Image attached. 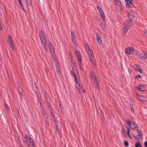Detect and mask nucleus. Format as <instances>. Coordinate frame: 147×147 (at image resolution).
<instances>
[{
  "mask_svg": "<svg viewBox=\"0 0 147 147\" xmlns=\"http://www.w3.org/2000/svg\"><path fill=\"white\" fill-rule=\"evenodd\" d=\"M86 51L90 59V60L93 65L95 64V61L94 60V57L93 55L92 51L91 50L89 46L87 44H86Z\"/></svg>",
  "mask_w": 147,
  "mask_h": 147,
  "instance_id": "obj_1",
  "label": "nucleus"
},
{
  "mask_svg": "<svg viewBox=\"0 0 147 147\" xmlns=\"http://www.w3.org/2000/svg\"><path fill=\"white\" fill-rule=\"evenodd\" d=\"M39 37L41 41L42 44L45 48L46 50L47 51V48L46 47V34L42 31H40L39 33Z\"/></svg>",
  "mask_w": 147,
  "mask_h": 147,
  "instance_id": "obj_2",
  "label": "nucleus"
},
{
  "mask_svg": "<svg viewBox=\"0 0 147 147\" xmlns=\"http://www.w3.org/2000/svg\"><path fill=\"white\" fill-rule=\"evenodd\" d=\"M126 123L132 129L136 130H138V126L137 124L134 122L127 121H126Z\"/></svg>",
  "mask_w": 147,
  "mask_h": 147,
  "instance_id": "obj_3",
  "label": "nucleus"
},
{
  "mask_svg": "<svg viewBox=\"0 0 147 147\" xmlns=\"http://www.w3.org/2000/svg\"><path fill=\"white\" fill-rule=\"evenodd\" d=\"M134 48L131 47H127L125 49V53L127 55H130L134 52Z\"/></svg>",
  "mask_w": 147,
  "mask_h": 147,
  "instance_id": "obj_4",
  "label": "nucleus"
},
{
  "mask_svg": "<svg viewBox=\"0 0 147 147\" xmlns=\"http://www.w3.org/2000/svg\"><path fill=\"white\" fill-rule=\"evenodd\" d=\"M41 109L42 110V113L44 119L46 123L48 125L49 122L48 119V116L47 115V113L43 109V108H41Z\"/></svg>",
  "mask_w": 147,
  "mask_h": 147,
  "instance_id": "obj_5",
  "label": "nucleus"
},
{
  "mask_svg": "<svg viewBox=\"0 0 147 147\" xmlns=\"http://www.w3.org/2000/svg\"><path fill=\"white\" fill-rule=\"evenodd\" d=\"M91 77L92 79L95 82L97 87L99 88L100 84V82L99 80L96 78L94 74L92 75Z\"/></svg>",
  "mask_w": 147,
  "mask_h": 147,
  "instance_id": "obj_6",
  "label": "nucleus"
},
{
  "mask_svg": "<svg viewBox=\"0 0 147 147\" xmlns=\"http://www.w3.org/2000/svg\"><path fill=\"white\" fill-rule=\"evenodd\" d=\"M24 138L25 141L28 145H29L32 143H33V140L30 137L26 135L24 137Z\"/></svg>",
  "mask_w": 147,
  "mask_h": 147,
  "instance_id": "obj_7",
  "label": "nucleus"
},
{
  "mask_svg": "<svg viewBox=\"0 0 147 147\" xmlns=\"http://www.w3.org/2000/svg\"><path fill=\"white\" fill-rule=\"evenodd\" d=\"M133 23L132 21L128 20L127 21L124 22V25L125 27L129 28L133 25Z\"/></svg>",
  "mask_w": 147,
  "mask_h": 147,
  "instance_id": "obj_8",
  "label": "nucleus"
},
{
  "mask_svg": "<svg viewBox=\"0 0 147 147\" xmlns=\"http://www.w3.org/2000/svg\"><path fill=\"white\" fill-rule=\"evenodd\" d=\"M75 72H76L74 71H72L71 72V74L74 77L76 83H78V79H79V75L77 73V76Z\"/></svg>",
  "mask_w": 147,
  "mask_h": 147,
  "instance_id": "obj_9",
  "label": "nucleus"
},
{
  "mask_svg": "<svg viewBox=\"0 0 147 147\" xmlns=\"http://www.w3.org/2000/svg\"><path fill=\"white\" fill-rule=\"evenodd\" d=\"M96 39L98 43L100 45L102 42V40L101 39V35L99 34L98 33H96Z\"/></svg>",
  "mask_w": 147,
  "mask_h": 147,
  "instance_id": "obj_10",
  "label": "nucleus"
},
{
  "mask_svg": "<svg viewBox=\"0 0 147 147\" xmlns=\"http://www.w3.org/2000/svg\"><path fill=\"white\" fill-rule=\"evenodd\" d=\"M127 16L128 18V20L132 21L134 17V15L133 12H130L128 13Z\"/></svg>",
  "mask_w": 147,
  "mask_h": 147,
  "instance_id": "obj_11",
  "label": "nucleus"
},
{
  "mask_svg": "<svg viewBox=\"0 0 147 147\" xmlns=\"http://www.w3.org/2000/svg\"><path fill=\"white\" fill-rule=\"evenodd\" d=\"M133 0H128L126 3V6L127 8H132V2Z\"/></svg>",
  "mask_w": 147,
  "mask_h": 147,
  "instance_id": "obj_12",
  "label": "nucleus"
},
{
  "mask_svg": "<svg viewBox=\"0 0 147 147\" xmlns=\"http://www.w3.org/2000/svg\"><path fill=\"white\" fill-rule=\"evenodd\" d=\"M136 97L137 99L143 102H145L146 101V99L142 95H139L138 94L136 95Z\"/></svg>",
  "mask_w": 147,
  "mask_h": 147,
  "instance_id": "obj_13",
  "label": "nucleus"
},
{
  "mask_svg": "<svg viewBox=\"0 0 147 147\" xmlns=\"http://www.w3.org/2000/svg\"><path fill=\"white\" fill-rule=\"evenodd\" d=\"M114 2L116 7H117L118 8L120 9L121 8V2L119 0H117Z\"/></svg>",
  "mask_w": 147,
  "mask_h": 147,
  "instance_id": "obj_14",
  "label": "nucleus"
},
{
  "mask_svg": "<svg viewBox=\"0 0 147 147\" xmlns=\"http://www.w3.org/2000/svg\"><path fill=\"white\" fill-rule=\"evenodd\" d=\"M138 90L140 91H144L146 89L144 85H142L138 87Z\"/></svg>",
  "mask_w": 147,
  "mask_h": 147,
  "instance_id": "obj_15",
  "label": "nucleus"
},
{
  "mask_svg": "<svg viewBox=\"0 0 147 147\" xmlns=\"http://www.w3.org/2000/svg\"><path fill=\"white\" fill-rule=\"evenodd\" d=\"M77 60L78 61V63L79 66L80 67L81 69H82L81 67V63L82 62V59L81 56L77 57Z\"/></svg>",
  "mask_w": 147,
  "mask_h": 147,
  "instance_id": "obj_16",
  "label": "nucleus"
},
{
  "mask_svg": "<svg viewBox=\"0 0 147 147\" xmlns=\"http://www.w3.org/2000/svg\"><path fill=\"white\" fill-rule=\"evenodd\" d=\"M72 69L74 70V71L76 72L77 73H78V71L77 70V68L76 65V63H72L71 64Z\"/></svg>",
  "mask_w": 147,
  "mask_h": 147,
  "instance_id": "obj_17",
  "label": "nucleus"
},
{
  "mask_svg": "<svg viewBox=\"0 0 147 147\" xmlns=\"http://www.w3.org/2000/svg\"><path fill=\"white\" fill-rule=\"evenodd\" d=\"M8 39L9 42L10 43L9 46L10 47H13V41L12 39L10 36H8Z\"/></svg>",
  "mask_w": 147,
  "mask_h": 147,
  "instance_id": "obj_18",
  "label": "nucleus"
},
{
  "mask_svg": "<svg viewBox=\"0 0 147 147\" xmlns=\"http://www.w3.org/2000/svg\"><path fill=\"white\" fill-rule=\"evenodd\" d=\"M136 55L141 59L144 60L145 59L144 57L140 53L138 52H136Z\"/></svg>",
  "mask_w": 147,
  "mask_h": 147,
  "instance_id": "obj_19",
  "label": "nucleus"
},
{
  "mask_svg": "<svg viewBox=\"0 0 147 147\" xmlns=\"http://www.w3.org/2000/svg\"><path fill=\"white\" fill-rule=\"evenodd\" d=\"M129 29V28L124 26L123 29V34H126L128 30Z\"/></svg>",
  "mask_w": 147,
  "mask_h": 147,
  "instance_id": "obj_20",
  "label": "nucleus"
},
{
  "mask_svg": "<svg viewBox=\"0 0 147 147\" xmlns=\"http://www.w3.org/2000/svg\"><path fill=\"white\" fill-rule=\"evenodd\" d=\"M71 39L73 42H75V36L74 33L71 32Z\"/></svg>",
  "mask_w": 147,
  "mask_h": 147,
  "instance_id": "obj_21",
  "label": "nucleus"
},
{
  "mask_svg": "<svg viewBox=\"0 0 147 147\" xmlns=\"http://www.w3.org/2000/svg\"><path fill=\"white\" fill-rule=\"evenodd\" d=\"M100 26L102 30H105V23H101Z\"/></svg>",
  "mask_w": 147,
  "mask_h": 147,
  "instance_id": "obj_22",
  "label": "nucleus"
},
{
  "mask_svg": "<svg viewBox=\"0 0 147 147\" xmlns=\"http://www.w3.org/2000/svg\"><path fill=\"white\" fill-rule=\"evenodd\" d=\"M49 50L51 51V50L53 51L54 48H53V46L51 43H49Z\"/></svg>",
  "mask_w": 147,
  "mask_h": 147,
  "instance_id": "obj_23",
  "label": "nucleus"
},
{
  "mask_svg": "<svg viewBox=\"0 0 147 147\" xmlns=\"http://www.w3.org/2000/svg\"><path fill=\"white\" fill-rule=\"evenodd\" d=\"M28 5L29 6L32 5V2L31 0H26Z\"/></svg>",
  "mask_w": 147,
  "mask_h": 147,
  "instance_id": "obj_24",
  "label": "nucleus"
},
{
  "mask_svg": "<svg viewBox=\"0 0 147 147\" xmlns=\"http://www.w3.org/2000/svg\"><path fill=\"white\" fill-rule=\"evenodd\" d=\"M18 91L21 95H22V88L20 87H19L18 88Z\"/></svg>",
  "mask_w": 147,
  "mask_h": 147,
  "instance_id": "obj_25",
  "label": "nucleus"
},
{
  "mask_svg": "<svg viewBox=\"0 0 147 147\" xmlns=\"http://www.w3.org/2000/svg\"><path fill=\"white\" fill-rule=\"evenodd\" d=\"M99 13L100 14L101 17L103 18V21H105V18L104 16V13L102 12V11Z\"/></svg>",
  "mask_w": 147,
  "mask_h": 147,
  "instance_id": "obj_26",
  "label": "nucleus"
},
{
  "mask_svg": "<svg viewBox=\"0 0 147 147\" xmlns=\"http://www.w3.org/2000/svg\"><path fill=\"white\" fill-rule=\"evenodd\" d=\"M136 147H142V146L139 142H138L135 144Z\"/></svg>",
  "mask_w": 147,
  "mask_h": 147,
  "instance_id": "obj_27",
  "label": "nucleus"
},
{
  "mask_svg": "<svg viewBox=\"0 0 147 147\" xmlns=\"http://www.w3.org/2000/svg\"><path fill=\"white\" fill-rule=\"evenodd\" d=\"M137 71L140 73H142V71L141 69V68L139 67L137 68Z\"/></svg>",
  "mask_w": 147,
  "mask_h": 147,
  "instance_id": "obj_28",
  "label": "nucleus"
},
{
  "mask_svg": "<svg viewBox=\"0 0 147 147\" xmlns=\"http://www.w3.org/2000/svg\"><path fill=\"white\" fill-rule=\"evenodd\" d=\"M20 9H22L24 11V12L26 13V11L24 9L22 4L20 5Z\"/></svg>",
  "mask_w": 147,
  "mask_h": 147,
  "instance_id": "obj_29",
  "label": "nucleus"
},
{
  "mask_svg": "<svg viewBox=\"0 0 147 147\" xmlns=\"http://www.w3.org/2000/svg\"><path fill=\"white\" fill-rule=\"evenodd\" d=\"M76 55L77 56V57L80 56V53L79 52L77 51H76Z\"/></svg>",
  "mask_w": 147,
  "mask_h": 147,
  "instance_id": "obj_30",
  "label": "nucleus"
},
{
  "mask_svg": "<svg viewBox=\"0 0 147 147\" xmlns=\"http://www.w3.org/2000/svg\"><path fill=\"white\" fill-rule=\"evenodd\" d=\"M138 135L140 137L142 135V133L141 131H139L138 132Z\"/></svg>",
  "mask_w": 147,
  "mask_h": 147,
  "instance_id": "obj_31",
  "label": "nucleus"
},
{
  "mask_svg": "<svg viewBox=\"0 0 147 147\" xmlns=\"http://www.w3.org/2000/svg\"><path fill=\"white\" fill-rule=\"evenodd\" d=\"M124 145L125 146H129V143L127 141H125L124 142Z\"/></svg>",
  "mask_w": 147,
  "mask_h": 147,
  "instance_id": "obj_32",
  "label": "nucleus"
},
{
  "mask_svg": "<svg viewBox=\"0 0 147 147\" xmlns=\"http://www.w3.org/2000/svg\"><path fill=\"white\" fill-rule=\"evenodd\" d=\"M97 8L99 12L102 11V10L101 8L100 7H99L98 6H97Z\"/></svg>",
  "mask_w": 147,
  "mask_h": 147,
  "instance_id": "obj_33",
  "label": "nucleus"
},
{
  "mask_svg": "<svg viewBox=\"0 0 147 147\" xmlns=\"http://www.w3.org/2000/svg\"><path fill=\"white\" fill-rule=\"evenodd\" d=\"M29 147H35L34 143H32L30 145H29Z\"/></svg>",
  "mask_w": 147,
  "mask_h": 147,
  "instance_id": "obj_34",
  "label": "nucleus"
},
{
  "mask_svg": "<svg viewBox=\"0 0 147 147\" xmlns=\"http://www.w3.org/2000/svg\"><path fill=\"white\" fill-rule=\"evenodd\" d=\"M76 83L78 85L79 87L80 88V89H82V88H83V86L82 85H81V84H80L79 82H78V83Z\"/></svg>",
  "mask_w": 147,
  "mask_h": 147,
  "instance_id": "obj_35",
  "label": "nucleus"
},
{
  "mask_svg": "<svg viewBox=\"0 0 147 147\" xmlns=\"http://www.w3.org/2000/svg\"><path fill=\"white\" fill-rule=\"evenodd\" d=\"M143 54L144 55L145 57V58L147 59V53H145L144 51H143Z\"/></svg>",
  "mask_w": 147,
  "mask_h": 147,
  "instance_id": "obj_36",
  "label": "nucleus"
},
{
  "mask_svg": "<svg viewBox=\"0 0 147 147\" xmlns=\"http://www.w3.org/2000/svg\"><path fill=\"white\" fill-rule=\"evenodd\" d=\"M127 135H129L130 134V129L128 127L127 128Z\"/></svg>",
  "mask_w": 147,
  "mask_h": 147,
  "instance_id": "obj_37",
  "label": "nucleus"
},
{
  "mask_svg": "<svg viewBox=\"0 0 147 147\" xmlns=\"http://www.w3.org/2000/svg\"><path fill=\"white\" fill-rule=\"evenodd\" d=\"M55 125H56V129H57V130H58L59 129H58V125H57V122H55Z\"/></svg>",
  "mask_w": 147,
  "mask_h": 147,
  "instance_id": "obj_38",
  "label": "nucleus"
},
{
  "mask_svg": "<svg viewBox=\"0 0 147 147\" xmlns=\"http://www.w3.org/2000/svg\"><path fill=\"white\" fill-rule=\"evenodd\" d=\"M49 109L50 112H51V114H53V110L51 106L49 107Z\"/></svg>",
  "mask_w": 147,
  "mask_h": 147,
  "instance_id": "obj_39",
  "label": "nucleus"
},
{
  "mask_svg": "<svg viewBox=\"0 0 147 147\" xmlns=\"http://www.w3.org/2000/svg\"><path fill=\"white\" fill-rule=\"evenodd\" d=\"M51 114L53 116V117H54V121L55 122H57V121L56 120V119H55V115H54L53 113V114Z\"/></svg>",
  "mask_w": 147,
  "mask_h": 147,
  "instance_id": "obj_40",
  "label": "nucleus"
},
{
  "mask_svg": "<svg viewBox=\"0 0 147 147\" xmlns=\"http://www.w3.org/2000/svg\"><path fill=\"white\" fill-rule=\"evenodd\" d=\"M136 78H142L141 75H140V74L138 75L137 76H136Z\"/></svg>",
  "mask_w": 147,
  "mask_h": 147,
  "instance_id": "obj_41",
  "label": "nucleus"
},
{
  "mask_svg": "<svg viewBox=\"0 0 147 147\" xmlns=\"http://www.w3.org/2000/svg\"><path fill=\"white\" fill-rule=\"evenodd\" d=\"M70 59L71 61V60H74V59H73V56H70Z\"/></svg>",
  "mask_w": 147,
  "mask_h": 147,
  "instance_id": "obj_42",
  "label": "nucleus"
},
{
  "mask_svg": "<svg viewBox=\"0 0 147 147\" xmlns=\"http://www.w3.org/2000/svg\"><path fill=\"white\" fill-rule=\"evenodd\" d=\"M77 89H78V91L79 93L81 94V90H80L81 89L79 88L78 89V88H77Z\"/></svg>",
  "mask_w": 147,
  "mask_h": 147,
  "instance_id": "obj_43",
  "label": "nucleus"
},
{
  "mask_svg": "<svg viewBox=\"0 0 147 147\" xmlns=\"http://www.w3.org/2000/svg\"><path fill=\"white\" fill-rule=\"evenodd\" d=\"M81 91L83 93L84 92H85V90H84V88L83 87V88H82V89H81Z\"/></svg>",
  "mask_w": 147,
  "mask_h": 147,
  "instance_id": "obj_44",
  "label": "nucleus"
},
{
  "mask_svg": "<svg viewBox=\"0 0 147 147\" xmlns=\"http://www.w3.org/2000/svg\"><path fill=\"white\" fill-rule=\"evenodd\" d=\"M18 3L20 5V4H22V2H21V0H18Z\"/></svg>",
  "mask_w": 147,
  "mask_h": 147,
  "instance_id": "obj_45",
  "label": "nucleus"
},
{
  "mask_svg": "<svg viewBox=\"0 0 147 147\" xmlns=\"http://www.w3.org/2000/svg\"><path fill=\"white\" fill-rule=\"evenodd\" d=\"M71 64L72 63H76L74 59V60H71Z\"/></svg>",
  "mask_w": 147,
  "mask_h": 147,
  "instance_id": "obj_46",
  "label": "nucleus"
},
{
  "mask_svg": "<svg viewBox=\"0 0 147 147\" xmlns=\"http://www.w3.org/2000/svg\"><path fill=\"white\" fill-rule=\"evenodd\" d=\"M144 145L146 147H147V141H146L145 142Z\"/></svg>",
  "mask_w": 147,
  "mask_h": 147,
  "instance_id": "obj_47",
  "label": "nucleus"
},
{
  "mask_svg": "<svg viewBox=\"0 0 147 147\" xmlns=\"http://www.w3.org/2000/svg\"><path fill=\"white\" fill-rule=\"evenodd\" d=\"M131 111L132 112H134V109H133V108H132V107L131 108Z\"/></svg>",
  "mask_w": 147,
  "mask_h": 147,
  "instance_id": "obj_48",
  "label": "nucleus"
},
{
  "mask_svg": "<svg viewBox=\"0 0 147 147\" xmlns=\"http://www.w3.org/2000/svg\"><path fill=\"white\" fill-rule=\"evenodd\" d=\"M130 107L131 108L132 107V108H133V105L132 104H130Z\"/></svg>",
  "mask_w": 147,
  "mask_h": 147,
  "instance_id": "obj_49",
  "label": "nucleus"
},
{
  "mask_svg": "<svg viewBox=\"0 0 147 147\" xmlns=\"http://www.w3.org/2000/svg\"><path fill=\"white\" fill-rule=\"evenodd\" d=\"M57 69L58 70V71H57V73L59 74L60 73V71H59V69H58V68H57Z\"/></svg>",
  "mask_w": 147,
  "mask_h": 147,
  "instance_id": "obj_50",
  "label": "nucleus"
},
{
  "mask_svg": "<svg viewBox=\"0 0 147 147\" xmlns=\"http://www.w3.org/2000/svg\"><path fill=\"white\" fill-rule=\"evenodd\" d=\"M144 33L146 34L147 35V30L145 31Z\"/></svg>",
  "mask_w": 147,
  "mask_h": 147,
  "instance_id": "obj_51",
  "label": "nucleus"
},
{
  "mask_svg": "<svg viewBox=\"0 0 147 147\" xmlns=\"http://www.w3.org/2000/svg\"><path fill=\"white\" fill-rule=\"evenodd\" d=\"M128 136H129V138H131V137L130 136V134L129 135H128Z\"/></svg>",
  "mask_w": 147,
  "mask_h": 147,
  "instance_id": "obj_52",
  "label": "nucleus"
},
{
  "mask_svg": "<svg viewBox=\"0 0 147 147\" xmlns=\"http://www.w3.org/2000/svg\"><path fill=\"white\" fill-rule=\"evenodd\" d=\"M59 105H60V108H61V107H62V106L61 105L60 103L59 104Z\"/></svg>",
  "mask_w": 147,
  "mask_h": 147,
  "instance_id": "obj_53",
  "label": "nucleus"
},
{
  "mask_svg": "<svg viewBox=\"0 0 147 147\" xmlns=\"http://www.w3.org/2000/svg\"><path fill=\"white\" fill-rule=\"evenodd\" d=\"M73 44L74 45H75V44L76 43V42H73Z\"/></svg>",
  "mask_w": 147,
  "mask_h": 147,
  "instance_id": "obj_54",
  "label": "nucleus"
},
{
  "mask_svg": "<svg viewBox=\"0 0 147 147\" xmlns=\"http://www.w3.org/2000/svg\"><path fill=\"white\" fill-rule=\"evenodd\" d=\"M135 139H138V138H136V137H135Z\"/></svg>",
  "mask_w": 147,
  "mask_h": 147,
  "instance_id": "obj_55",
  "label": "nucleus"
},
{
  "mask_svg": "<svg viewBox=\"0 0 147 147\" xmlns=\"http://www.w3.org/2000/svg\"><path fill=\"white\" fill-rule=\"evenodd\" d=\"M126 1H128V0H125Z\"/></svg>",
  "mask_w": 147,
  "mask_h": 147,
  "instance_id": "obj_56",
  "label": "nucleus"
}]
</instances>
